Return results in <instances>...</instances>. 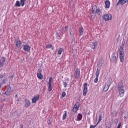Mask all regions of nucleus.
Masks as SVG:
<instances>
[{"label": "nucleus", "instance_id": "nucleus-1", "mask_svg": "<svg viewBox=\"0 0 128 128\" xmlns=\"http://www.w3.org/2000/svg\"><path fill=\"white\" fill-rule=\"evenodd\" d=\"M124 80H120L118 86V90L119 92V96L122 98L124 96Z\"/></svg>", "mask_w": 128, "mask_h": 128}, {"label": "nucleus", "instance_id": "nucleus-2", "mask_svg": "<svg viewBox=\"0 0 128 128\" xmlns=\"http://www.w3.org/2000/svg\"><path fill=\"white\" fill-rule=\"evenodd\" d=\"M122 46H120V48L118 50V54H119V58L120 62H124V42H122Z\"/></svg>", "mask_w": 128, "mask_h": 128}, {"label": "nucleus", "instance_id": "nucleus-3", "mask_svg": "<svg viewBox=\"0 0 128 128\" xmlns=\"http://www.w3.org/2000/svg\"><path fill=\"white\" fill-rule=\"evenodd\" d=\"M98 14V16H100V14H102V11H100V9H98V7L96 6H93L92 8V12L91 14V18H94L96 17V16Z\"/></svg>", "mask_w": 128, "mask_h": 128}, {"label": "nucleus", "instance_id": "nucleus-4", "mask_svg": "<svg viewBox=\"0 0 128 128\" xmlns=\"http://www.w3.org/2000/svg\"><path fill=\"white\" fill-rule=\"evenodd\" d=\"M112 84V82L110 81H108L104 85L103 90L104 92H108V88H110V86Z\"/></svg>", "mask_w": 128, "mask_h": 128}, {"label": "nucleus", "instance_id": "nucleus-5", "mask_svg": "<svg viewBox=\"0 0 128 128\" xmlns=\"http://www.w3.org/2000/svg\"><path fill=\"white\" fill-rule=\"evenodd\" d=\"M52 78L50 77L49 82H48V92H52Z\"/></svg>", "mask_w": 128, "mask_h": 128}, {"label": "nucleus", "instance_id": "nucleus-6", "mask_svg": "<svg viewBox=\"0 0 128 128\" xmlns=\"http://www.w3.org/2000/svg\"><path fill=\"white\" fill-rule=\"evenodd\" d=\"M88 83L84 84V90H83V96H86V94H88Z\"/></svg>", "mask_w": 128, "mask_h": 128}, {"label": "nucleus", "instance_id": "nucleus-7", "mask_svg": "<svg viewBox=\"0 0 128 128\" xmlns=\"http://www.w3.org/2000/svg\"><path fill=\"white\" fill-rule=\"evenodd\" d=\"M78 108H80V103L76 102L74 106L72 108L73 112H76L77 110H78Z\"/></svg>", "mask_w": 128, "mask_h": 128}, {"label": "nucleus", "instance_id": "nucleus-8", "mask_svg": "<svg viewBox=\"0 0 128 128\" xmlns=\"http://www.w3.org/2000/svg\"><path fill=\"white\" fill-rule=\"evenodd\" d=\"M104 18L106 22H108V20H110L112 18V16L110 14H106L104 16Z\"/></svg>", "mask_w": 128, "mask_h": 128}, {"label": "nucleus", "instance_id": "nucleus-9", "mask_svg": "<svg viewBox=\"0 0 128 128\" xmlns=\"http://www.w3.org/2000/svg\"><path fill=\"white\" fill-rule=\"evenodd\" d=\"M6 62V58L4 57H0V68H2L4 64V62Z\"/></svg>", "mask_w": 128, "mask_h": 128}, {"label": "nucleus", "instance_id": "nucleus-10", "mask_svg": "<svg viewBox=\"0 0 128 128\" xmlns=\"http://www.w3.org/2000/svg\"><path fill=\"white\" fill-rule=\"evenodd\" d=\"M23 49L25 52H30V47L28 44L24 45Z\"/></svg>", "mask_w": 128, "mask_h": 128}, {"label": "nucleus", "instance_id": "nucleus-11", "mask_svg": "<svg viewBox=\"0 0 128 128\" xmlns=\"http://www.w3.org/2000/svg\"><path fill=\"white\" fill-rule=\"evenodd\" d=\"M40 98V95L36 96L32 98V104H36Z\"/></svg>", "mask_w": 128, "mask_h": 128}, {"label": "nucleus", "instance_id": "nucleus-12", "mask_svg": "<svg viewBox=\"0 0 128 128\" xmlns=\"http://www.w3.org/2000/svg\"><path fill=\"white\" fill-rule=\"evenodd\" d=\"M80 70L78 69H76L75 72L74 76L75 78H76V79L80 78Z\"/></svg>", "mask_w": 128, "mask_h": 128}, {"label": "nucleus", "instance_id": "nucleus-13", "mask_svg": "<svg viewBox=\"0 0 128 128\" xmlns=\"http://www.w3.org/2000/svg\"><path fill=\"white\" fill-rule=\"evenodd\" d=\"M128 0H119L118 2L117 3V6H118V4H121V6H122V4H126L128 2Z\"/></svg>", "mask_w": 128, "mask_h": 128}, {"label": "nucleus", "instance_id": "nucleus-14", "mask_svg": "<svg viewBox=\"0 0 128 128\" xmlns=\"http://www.w3.org/2000/svg\"><path fill=\"white\" fill-rule=\"evenodd\" d=\"M30 106V101L28 99L25 100L24 106H26V108H28Z\"/></svg>", "mask_w": 128, "mask_h": 128}, {"label": "nucleus", "instance_id": "nucleus-15", "mask_svg": "<svg viewBox=\"0 0 128 128\" xmlns=\"http://www.w3.org/2000/svg\"><path fill=\"white\" fill-rule=\"evenodd\" d=\"M37 78H38L39 80H42V78H44V76H42L40 72H38L37 73Z\"/></svg>", "mask_w": 128, "mask_h": 128}, {"label": "nucleus", "instance_id": "nucleus-16", "mask_svg": "<svg viewBox=\"0 0 128 128\" xmlns=\"http://www.w3.org/2000/svg\"><path fill=\"white\" fill-rule=\"evenodd\" d=\"M105 4H106V8H110V1L106 0L105 1Z\"/></svg>", "mask_w": 128, "mask_h": 128}, {"label": "nucleus", "instance_id": "nucleus-17", "mask_svg": "<svg viewBox=\"0 0 128 128\" xmlns=\"http://www.w3.org/2000/svg\"><path fill=\"white\" fill-rule=\"evenodd\" d=\"M82 115L80 114H78L77 116V120H76L80 122V120H82Z\"/></svg>", "mask_w": 128, "mask_h": 128}, {"label": "nucleus", "instance_id": "nucleus-18", "mask_svg": "<svg viewBox=\"0 0 128 128\" xmlns=\"http://www.w3.org/2000/svg\"><path fill=\"white\" fill-rule=\"evenodd\" d=\"M79 33L80 36H82L84 34V28H82V27H80L79 28Z\"/></svg>", "mask_w": 128, "mask_h": 128}, {"label": "nucleus", "instance_id": "nucleus-19", "mask_svg": "<svg viewBox=\"0 0 128 128\" xmlns=\"http://www.w3.org/2000/svg\"><path fill=\"white\" fill-rule=\"evenodd\" d=\"M22 46V42H20V40H18L16 42V48H20Z\"/></svg>", "mask_w": 128, "mask_h": 128}, {"label": "nucleus", "instance_id": "nucleus-20", "mask_svg": "<svg viewBox=\"0 0 128 128\" xmlns=\"http://www.w3.org/2000/svg\"><path fill=\"white\" fill-rule=\"evenodd\" d=\"M111 60L113 62H116V61L118 60V58H116V56H112Z\"/></svg>", "mask_w": 128, "mask_h": 128}, {"label": "nucleus", "instance_id": "nucleus-21", "mask_svg": "<svg viewBox=\"0 0 128 128\" xmlns=\"http://www.w3.org/2000/svg\"><path fill=\"white\" fill-rule=\"evenodd\" d=\"M93 46H94L92 47V48L94 49V50H96V46H98V42L96 41V42H93Z\"/></svg>", "mask_w": 128, "mask_h": 128}, {"label": "nucleus", "instance_id": "nucleus-22", "mask_svg": "<svg viewBox=\"0 0 128 128\" xmlns=\"http://www.w3.org/2000/svg\"><path fill=\"white\" fill-rule=\"evenodd\" d=\"M68 30V26H66L65 28H63L62 30H61V34H64V32H66V30Z\"/></svg>", "mask_w": 128, "mask_h": 128}, {"label": "nucleus", "instance_id": "nucleus-23", "mask_svg": "<svg viewBox=\"0 0 128 128\" xmlns=\"http://www.w3.org/2000/svg\"><path fill=\"white\" fill-rule=\"evenodd\" d=\"M100 70L97 69L96 72V77L98 78V76H100Z\"/></svg>", "mask_w": 128, "mask_h": 128}, {"label": "nucleus", "instance_id": "nucleus-24", "mask_svg": "<svg viewBox=\"0 0 128 128\" xmlns=\"http://www.w3.org/2000/svg\"><path fill=\"white\" fill-rule=\"evenodd\" d=\"M26 0H20V4L22 6H24V2H26Z\"/></svg>", "mask_w": 128, "mask_h": 128}, {"label": "nucleus", "instance_id": "nucleus-25", "mask_svg": "<svg viewBox=\"0 0 128 128\" xmlns=\"http://www.w3.org/2000/svg\"><path fill=\"white\" fill-rule=\"evenodd\" d=\"M20 1H16L15 4V6H20Z\"/></svg>", "mask_w": 128, "mask_h": 128}, {"label": "nucleus", "instance_id": "nucleus-26", "mask_svg": "<svg viewBox=\"0 0 128 128\" xmlns=\"http://www.w3.org/2000/svg\"><path fill=\"white\" fill-rule=\"evenodd\" d=\"M64 50V49L62 48H60L58 52V54L60 55L62 54V51Z\"/></svg>", "mask_w": 128, "mask_h": 128}, {"label": "nucleus", "instance_id": "nucleus-27", "mask_svg": "<svg viewBox=\"0 0 128 128\" xmlns=\"http://www.w3.org/2000/svg\"><path fill=\"white\" fill-rule=\"evenodd\" d=\"M66 111H65V113L63 115L62 120H66Z\"/></svg>", "mask_w": 128, "mask_h": 128}, {"label": "nucleus", "instance_id": "nucleus-28", "mask_svg": "<svg viewBox=\"0 0 128 128\" xmlns=\"http://www.w3.org/2000/svg\"><path fill=\"white\" fill-rule=\"evenodd\" d=\"M46 48H52V44L46 45Z\"/></svg>", "mask_w": 128, "mask_h": 128}, {"label": "nucleus", "instance_id": "nucleus-29", "mask_svg": "<svg viewBox=\"0 0 128 128\" xmlns=\"http://www.w3.org/2000/svg\"><path fill=\"white\" fill-rule=\"evenodd\" d=\"M12 93L10 92V91H8L6 90V92H5V94L6 95V96H10V94Z\"/></svg>", "mask_w": 128, "mask_h": 128}, {"label": "nucleus", "instance_id": "nucleus-30", "mask_svg": "<svg viewBox=\"0 0 128 128\" xmlns=\"http://www.w3.org/2000/svg\"><path fill=\"white\" fill-rule=\"evenodd\" d=\"M7 91H8V92H11V94H12V88H10V86H8V87Z\"/></svg>", "mask_w": 128, "mask_h": 128}, {"label": "nucleus", "instance_id": "nucleus-31", "mask_svg": "<svg viewBox=\"0 0 128 128\" xmlns=\"http://www.w3.org/2000/svg\"><path fill=\"white\" fill-rule=\"evenodd\" d=\"M2 75H0V84H2Z\"/></svg>", "mask_w": 128, "mask_h": 128}, {"label": "nucleus", "instance_id": "nucleus-32", "mask_svg": "<svg viewBox=\"0 0 128 128\" xmlns=\"http://www.w3.org/2000/svg\"><path fill=\"white\" fill-rule=\"evenodd\" d=\"M98 77H96L94 80V82L96 84V82H98Z\"/></svg>", "mask_w": 128, "mask_h": 128}, {"label": "nucleus", "instance_id": "nucleus-33", "mask_svg": "<svg viewBox=\"0 0 128 128\" xmlns=\"http://www.w3.org/2000/svg\"><path fill=\"white\" fill-rule=\"evenodd\" d=\"M64 87L67 88L68 87V83H66V82H64Z\"/></svg>", "mask_w": 128, "mask_h": 128}, {"label": "nucleus", "instance_id": "nucleus-34", "mask_svg": "<svg viewBox=\"0 0 128 128\" xmlns=\"http://www.w3.org/2000/svg\"><path fill=\"white\" fill-rule=\"evenodd\" d=\"M66 96V92H63L62 93V96L63 98H64V96Z\"/></svg>", "mask_w": 128, "mask_h": 128}, {"label": "nucleus", "instance_id": "nucleus-35", "mask_svg": "<svg viewBox=\"0 0 128 128\" xmlns=\"http://www.w3.org/2000/svg\"><path fill=\"white\" fill-rule=\"evenodd\" d=\"M96 125H90V128H96Z\"/></svg>", "mask_w": 128, "mask_h": 128}, {"label": "nucleus", "instance_id": "nucleus-36", "mask_svg": "<svg viewBox=\"0 0 128 128\" xmlns=\"http://www.w3.org/2000/svg\"><path fill=\"white\" fill-rule=\"evenodd\" d=\"M102 120V116H98V122Z\"/></svg>", "mask_w": 128, "mask_h": 128}, {"label": "nucleus", "instance_id": "nucleus-37", "mask_svg": "<svg viewBox=\"0 0 128 128\" xmlns=\"http://www.w3.org/2000/svg\"><path fill=\"white\" fill-rule=\"evenodd\" d=\"M121 126H122V124L119 123L116 128H120Z\"/></svg>", "mask_w": 128, "mask_h": 128}, {"label": "nucleus", "instance_id": "nucleus-38", "mask_svg": "<svg viewBox=\"0 0 128 128\" xmlns=\"http://www.w3.org/2000/svg\"><path fill=\"white\" fill-rule=\"evenodd\" d=\"M114 114L113 116H116V111H114Z\"/></svg>", "mask_w": 128, "mask_h": 128}, {"label": "nucleus", "instance_id": "nucleus-39", "mask_svg": "<svg viewBox=\"0 0 128 128\" xmlns=\"http://www.w3.org/2000/svg\"><path fill=\"white\" fill-rule=\"evenodd\" d=\"M20 128H24V126H22V124L20 125Z\"/></svg>", "mask_w": 128, "mask_h": 128}, {"label": "nucleus", "instance_id": "nucleus-40", "mask_svg": "<svg viewBox=\"0 0 128 128\" xmlns=\"http://www.w3.org/2000/svg\"><path fill=\"white\" fill-rule=\"evenodd\" d=\"M1 86H1L0 84V88Z\"/></svg>", "mask_w": 128, "mask_h": 128}, {"label": "nucleus", "instance_id": "nucleus-41", "mask_svg": "<svg viewBox=\"0 0 128 128\" xmlns=\"http://www.w3.org/2000/svg\"><path fill=\"white\" fill-rule=\"evenodd\" d=\"M16 96H18V95H16Z\"/></svg>", "mask_w": 128, "mask_h": 128}, {"label": "nucleus", "instance_id": "nucleus-42", "mask_svg": "<svg viewBox=\"0 0 128 128\" xmlns=\"http://www.w3.org/2000/svg\"><path fill=\"white\" fill-rule=\"evenodd\" d=\"M98 124V122L96 124Z\"/></svg>", "mask_w": 128, "mask_h": 128}, {"label": "nucleus", "instance_id": "nucleus-43", "mask_svg": "<svg viewBox=\"0 0 128 128\" xmlns=\"http://www.w3.org/2000/svg\"><path fill=\"white\" fill-rule=\"evenodd\" d=\"M98 124V122L96 124Z\"/></svg>", "mask_w": 128, "mask_h": 128}]
</instances>
